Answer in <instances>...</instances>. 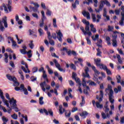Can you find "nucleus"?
I'll return each instance as SVG.
<instances>
[{
  "label": "nucleus",
  "instance_id": "obj_55",
  "mask_svg": "<svg viewBox=\"0 0 124 124\" xmlns=\"http://www.w3.org/2000/svg\"><path fill=\"white\" fill-rule=\"evenodd\" d=\"M86 40L87 41V44H88L89 45H91V44H92V42H91V40H90V37H86Z\"/></svg>",
  "mask_w": 124,
  "mask_h": 124
},
{
  "label": "nucleus",
  "instance_id": "obj_54",
  "mask_svg": "<svg viewBox=\"0 0 124 124\" xmlns=\"http://www.w3.org/2000/svg\"><path fill=\"white\" fill-rule=\"evenodd\" d=\"M33 42V41H30V44H29V46L31 48V49H33V47H34V45L33 44V43H32Z\"/></svg>",
  "mask_w": 124,
  "mask_h": 124
},
{
  "label": "nucleus",
  "instance_id": "obj_22",
  "mask_svg": "<svg viewBox=\"0 0 124 124\" xmlns=\"http://www.w3.org/2000/svg\"><path fill=\"white\" fill-rule=\"evenodd\" d=\"M25 85L24 84H21L20 87H16L15 88V90L16 91H22V90L25 89Z\"/></svg>",
  "mask_w": 124,
  "mask_h": 124
},
{
  "label": "nucleus",
  "instance_id": "obj_44",
  "mask_svg": "<svg viewBox=\"0 0 124 124\" xmlns=\"http://www.w3.org/2000/svg\"><path fill=\"white\" fill-rule=\"evenodd\" d=\"M81 98H82V102L80 103V106H83L84 104H85V97L84 96H81Z\"/></svg>",
  "mask_w": 124,
  "mask_h": 124
},
{
  "label": "nucleus",
  "instance_id": "obj_57",
  "mask_svg": "<svg viewBox=\"0 0 124 124\" xmlns=\"http://www.w3.org/2000/svg\"><path fill=\"white\" fill-rule=\"evenodd\" d=\"M38 31L40 36H42V35H43V34H44V33L43 32V30H42V29H39Z\"/></svg>",
  "mask_w": 124,
  "mask_h": 124
},
{
  "label": "nucleus",
  "instance_id": "obj_21",
  "mask_svg": "<svg viewBox=\"0 0 124 124\" xmlns=\"http://www.w3.org/2000/svg\"><path fill=\"white\" fill-rule=\"evenodd\" d=\"M94 62L95 64H96L97 66H98L101 64L100 62H101V59H100V58L94 59Z\"/></svg>",
  "mask_w": 124,
  "mask_h": 124
},
{
  "label": "nucleus",
  "instance_id": "obj_12",
  "mask_svg": "<svg viewBox=\"0 0 124 124\" xmlns=\"http://www.w3.org/2000/svg\"><path fill=\"white\" fill-rule=\"evenodd\" d=\"M17 101L16 99H14V98L13 97L11 100H10V104L11 105V107L13 108L17 106Z\"/></svg>",
  "mask_w": 124,
  "mask_h": 124
},
{
  "label": "nucleus",
  "instance_id": "obj_24",
  "mask_svg": "<svg viewBox=\"0 0 124 124\" xmlns=\"http://www.w3.org/2000/svg\"><path fill=\"white\" fill-rule=\"evenodd\" d=\"M92 68L95 74H96L97 75H99V74H100V72L96 70L94 66H92Z\"/></svg>",
  "mask_w": 124,
  "mask_h": 124
},
{
  "label": "nucleus",
  "instance_id": "obj_53",
  "mask_svg": "<svg viewBox=\"0 0 124 124\" xmlns=\"http://www.w3.org/2000/svg\"><path fill=\"white\" fill-rule=\"evenodd\" d=\"M2 121H3V123H7L8 122V119L5 117L4 116L2 117Z\"/></svg>",
  "mask_w": 124,
  "mask_h": 124
},
{
  "label": "nucleus",
  "instance_id": "obj_2",
  "mask_svg": "<svg viewBox=\"0 0 124 124\" xmlns=\"http://www.w3.org/2000/svg\"><path fill=\"white\" fill-rule=\"evenodd\" d=\"M104 108L105 113H101L102 117L103 119H104V120H105V119H107V118L109 119V118H110V115L109 114V111H110V108H108V105L106 104L104 106Z\"/></svg>",
  "mask_w": 124,
  "mask_h": 124
},
{
  "label": "nucleus",
  "instance_id": "obj_29",
  "mask_svg": "<svg viewBox=\"0 0 124 124\" xmlns=\"http://www.w3.org/2000/svg\"><path fill=\"white\" fill-rule=\"evenodd\" d=\"M115 108V107L114 106V105L112 104L110 105V111L109 110L108 111L109 116L113 114V111H112V110H113Z\"/></svg>",
  "mask_w": 124,
  "mask_h": 124
},
{
  "label": "nucleus",
  "instance_id": "obj_13",
  "mask_svg": "<svg viewBox=\"0 0 124 124\" xmlns=\"http://www.w3.org/2000/svg\"><path fill=\"white\" fill-rule=\"evenodd\" d=\"M53 61L55 64L56 67H57V68H58V69L59 70V71H63V69H62V68H61V64H60V63H59V62H58V61H57V60L54 59Z\"/></svg>",
  "mask_w": 124,
  "mask_h": 124
},
{
  "label": "nucleus",
  "instance_id": "obj_26",
  "mask_svg": "<svg viewBox=\"0 0 124 124\" xmlns=\"http://www.w3.org/2000/svg\"><path fill=\"white\" fill-rule=\"evenodd\" d=\"M98 66H99V68H100L101 69H103L104 70H105L107 68V66L102 63H101Z\"/></svg>",
  "mask_w": 124,
  "mask_h": 124
},
{
  "label": "nucleus",
  "instance_id": "obj_43",
  "mask_svg": "<svg viewBox=\"0 0 124 124\" xmlns=\"http://www.w3.org/2000/svg\"><path fill=\"white\" fill-rule=\"evenodd\" d=\"M54 93V90L52 89L49 91V92H47V95L49 97H51L52 96V93Z\"/></svg>",
  "mask_w": 124,
  "mask_h": 124
},
{
  "label": "nucleus",
  "instance_id": "obj_60",
  "mask_svg": "<svg viewBox=\"0 0 124 124\" xmlns=\"http://www.w3.org/2000/svg\"><path fill=\"white\" fill-rule=\"evenodd\" d=\"M20 52L23 55H25V54H27V51L26 49H20Z\"/></svg>",
  "mask_w": 124,
  "mask_h": 124
},
{
  "label": "nucleus",
  "instance_id": "obj_35",
  "mask_svg": "<svg viewBox=\"0 0 124 124\" xmlns=\"http://www.w3.org/2000/svg\"><path fill=\"white\" fill-rule=\"evenodd\" d=\"M122 91V87L121 86H118L117 88L114 89V92L116 93H118L119 92H121Z\"/></svg>",
  "mask_w": 124,
  "mask_h": 124
},
{
  "label": "nucleus",
  "instance_id": "obj_15",
  "mask_svg": "<svg viewBox=\"0 0 124 124\" xmlns=\"http://www.w3.org/2000/svg\"><path fill=\"white\" fill-rule=\"evenodd\" d=\"M104 13L103 14V16L104 18H106L107 21H109L110 20V16H107V9L106 8H104Z\"/></svg>",
  "mask_w": 124,
  "mask_h": 124
},
{
  "label": "nucleus",
  "instance_id": "obj_14",
  "mask_svg": "<svg viewBox=\"0 0 124 124\" xmlns=\"http://www.w3.org/2000/svg\"><path fill=\"white\" fill-rule=\"evenodd\" d=\"M40 86L43 92L46 91V90H47V84H46V81H44L43 82L41 83L40 84Z\"/></svg>",
  "mask_w": 124,
  "mask_h": 124
},
{
  "label": "nucleus",
  "instance_id": "obj_38",
  "mask_svg": "<svg viewBox=\"0 0 124 124\" xmlns=\"http://www.w3.org/2000/svg\"><path fill=\"white\" fill-rule=\"evenodd\" d=\"M90 28L91 29V31H93V32H96V30L95 29V28H94V27H93V24H91L90 25Z\"/></svg>",
  "mask_w": 124,
  "mask_h": 124
},
{
  "label": "nucleus",
  "instance_id": "obj_52",
  "mask_svg": "<svg viewBox=\"0 0 124 124\" xmlns=\"http://www.w3.org/2000/svg\"><path fill=\"white\" fill-rule=\"evenodd\" d=\"M75 80L76 82L77 83H78V85H79V86H82V84H81V82H80V79H79V78H75Z\"/></svg>",
  "mask_w": 124,
  "mask_h": 124
},
{
  "label": "nucleus",
  "instance_id": "obj_36",
  "mask_svg": "<svg viewBox=\"0 0 124 124\" xmlns=\"http://www.w3.org/2000/svg\"><path fill=\"white\" fill-rule=\"evenodd\" d=\"M53 25L54 28H58V25H57V19L56 18L53 19Z\"/></svg>",
  "mask_w": 124,
  "mask_h": 124
},
{
  "label": "nucleus",
  "instance_id": "obj_5",
  "mask_svg": "<svg viewBox=\"0 0 124 124\" xmlns=\"http://www.w3.org/2000/svg\"><path fill=\"white\" fill-rule=\"evenodd\" d=\"M0 96L1 98L2 99L3 102L6 105L8 108H9V103H8V101L7 100L5 99L4 96H3V93L1 91V90L0 89Z\"/></svg>",
  "mask_w": 124,
  "mask_h": 124
},
{
  "label": "nucleus",
  "instance_id": "obj_8",
  "mask_svg": "<svg viewBox=\"0 0 124 124\" xmlns=\"http://www.w3.org/2000/svg\"><path fill=\"white\" fill-rule=\"evenodd\" d=\"M84 71L85 73H82V76L84 77V78L87 77V78H89V79H90V78H91V77H90V75L88 73V72H89V67H85L84 68Z\"/></svg>",
  "mask_w": 124,
  "mask_h": 124
},
{
  "label": "nucleus",
  "instance_id": "obj_1",
  "mask_svg": "<svg viewBox=\"0 0 124 124\" xmlns=\"http://www.w3.org/2000/svg\"><path fill=\"white\" fill-rule=\"evenodd\" d=\"M112 87L110 85H108V88L106 89L105 92L106 93H108V91H109V100L111 103V104H113L114 103V102L115 101L114 100V96L113 95L114 94V92L113 90H112Z\"/></svg>",
  "mask_w": 124,
  "mask_h": 124
},
{
  "label": "nucleus",
  "instance_id": "obj_17",
  "mask_svg": "<svg viewBox=\"0 0 124 124\" xmlns=\"http://www.w3.org/2000/svg\"><path fill=\"white\" fill-rule=\"evenodd\" d=\"M25 65L26 68H25V67H24L23 66H22L21 69H22V70H23L25 73H27V72H28V73H30V72H31V71H30V70L29 69V66H28V64L26 63ZM26 68L27 70H26Z\"/></svg>",
  "mask_w": 124,
  "mask_h": 124
},
{
  "label": "nucleus",
  "instance_id": "obj_33",
  "mask_svg": "<svg viewBox=\"0 0 124 124\" xmlns=\"http://www.w3.org/2000/svg\"><path fill=\"white\" fill-rule=\"evenodd\" d=\"M116 57L118 60V62L119 63H123V61H122V59H121V56L120 55L117 54Z\"/></svg>",
  "mask_w": 124,
  "mask_h": 124
},
{
  "label": "nucleus",
  "instance_id": "obj_49",
  "mask_svg": "<svg viewBox=\"0 0 124 124\" xmlns=\"http://www.w3.org/2000/svg\"><path fill=\"white\" fill-rule=\"evenodd\" d=\"M16 37L17 40V43L18 44H21V43H22V42H23V40L19 39V37H18V35H16Z\"/></svg>",
  "mask_w": 124,
  "mask_h": 124
},
{
  "label": "nucleus",
  "instance_id": "obj_39",
  "mask_svg": "<svg viewBox=\"0 0 124 124\" xmlns=\"http://www.w3.org/2000/svg\"><path fill=\"white\" fill-rule=\"evenodd\" d=\"M87 83H89V86H96V83L91 80H88Z\"/></svg>",
  "mask_w": 124,
  "mask_h": 124
},
{
  "label": "nucleus",
  "instance_id": "obj_63",
  "mask_svg": "<svg viewBox=\"0 0 124 124\" xmlns=\"http://www.w3.org/2000/svg\"><path fill=\"white\" fill-rule=\"evenodd\" d=\"M117 80V83H121V76L118 75L116 77Z\"/></svg>",
  "mask_w": 124,
  "mask_h": 124
},
{
  "label": "nucleus",
  "instance_id": "obj_51",
  "mask_svg": "<svg viewBox=\"0 0 124 124\" xmlns=\"http://www.w3.org/2000/svg\"><path fill=\"white\" fill-rule=\"evenodd\" d=\"M102 43V40L101 39L99 40L97 43V46H98V47H101Z\"/></svg>",
  "mask_w": 124,
  "mask_h": 124
},
{
  "label": "nucleus",
  "instance_id": "obj_3",
  "mask_svg": "<svg viewBox=\"0 0 124 124\" xmlns=\"http://www.w3.org/2000/svg\"><path fill=\"white\" fill-rule=\"evenodd\" d=\"M82 21L83 24L86 25L85 28L86 34H88L89 37L91 36L92 35V32L90 31V26H89L90 25V22L85 19H82Z\"/></svg>",
  "mask_w": 124,
  "mask_h": 124
},
{
  "label": "nucleus",
  "instance_id": "obj_7",
  "mask_svg": "<svg viewBox=\"0 0 124 124\" xmlns=\"http://www.w3.org/2000/svg\"><path fill=\"white\" fill-rule=\"evenodd\" d=\"M92 17L93 21V22H94V23H95V22H96L97 23H99V20H100V19H101V16L98 15H97V19L96 20L95 15L93 13L92 14Z\"/></svg>",
  "mask_w": 124,
  "mask_h": 124
},
{
  "label": "nucleus",
  "instance_id": "obj_41",
  "mask_svg": "<svg viewBox=\"0 0 124 124\" xmlns=\"http://www.w3.org/2000/svg\"><path fill=\"white\" fill-rule=\"evenodd\" d=\"M116 33H120V32H119L117 31H115L113 32V34L112 35V37H113V39H116V40L118 36H117Z\"/></svg>",
  "mask_w": 124,
  "mask_h": 124
},
{
  "label": "nucleus",
  "instance_id": "obj_20",
  "mask_svg": "<svg viewBox=\"0 0 124 124\" xmlns=\"http://www.w3.org/2000/svg\"><path fill=\"white\" fill-rule=\"evenodd\" d=\"M82 14L83 16L86 17L87 19H88V20H90V19H91V16L90 15L89 12L84 11L82 12Z\"/></svg>",
  "mask_w": 124,
  "mask_h": 124
},
{
  "label": "nucleus",
  "instance_id": "obj_18",
  "mask_svg": "<svg viewBox=\"0 0 124 124\" xmlns=\"http://www.w3.org/2000/svg\"><path fill=\"white\" fill-rule=\"evenodd\" d=\"M100 96V97H99ZM98 96V95H97L96 96V98H97V99H98L99 102H101V101H102V98L103 97V91L102 90H101L100 91V96Z\"/></svg>",
  "mask_w": 124,
  "mask_h": 124
},
{
  "label": "nucleus",
  "instance_id": "obj_6",
  "mask_svg": "<svg viewBox=\"0 0 124 124\" xmlns=\"http://www.w3.org/2000/svg\"><path fill=\"white\" fill-rule=\"evenodd\" d=\"M4 24V27L5 28H8V24H7V17L6 16H5L4 17H2L1 19V21L0 19V25H1V24Z\"/></svg>",
  "mask_w": 124,
  "mask_h": 124
},
{
  "label": "nucleus",
  "instance_id": "obj_47",
  "mask_svg": "<svg viewBox=\"0 0 124 124\" xmlns=\"http://www.w3.org/2000/svg\"><path fill=\"white\" fill-rule=\"evenodd\" d=\"M27 54V55L28 56V58L30 59V58H31L32 56V54H31V51L30 50L28 52L26 53Z\"/></svg>",
  "mask_w": 124,
  "mask_h": 124
},
{
  "label": "nucleus",
  "instance_id": "obj_16",
  "mask_svg": "<svg viewBox=\"0 0 124 124\" xmlns=\"http://www.w3.org/2000/svg\"><path fill=\"white\" fill-rule=\"evenodd\" d=\"M47 35L48 36L49 43H50V44L52 46H54V45H55V42H54L53 40L51 39V38H52V37L51 36V33L50 32H47Z\"/></svg>",
  "mask_w": 124,
  "mask_h": 124
},
{
  "label": "nucleus",
  "instance_id": "obj_61",
  "mask_svg": "<svg viewBox=\"0 0 124 124\" xmlns=\"http://www.w3.org/2000/svg\"><path fill=\"white\" fill-rule=\"evenodd\" d=\"M70 67H71L72 69H74V70H76V66H75V65L73 63L70 64Z\"/></svg>",
  "mask_w": 124,
  "mask_h": 124
},
{
  "label": "nucleus",
  "instance_id": "obj_31",
  "mask_svg": "<svg viewBox=\"0 0 124 124\" xmlns=\"http://www.w3.org/2000/svg\"><path fill=\"white\" fill-rule=\"evenodd\" d=\"M85 88L86 89L84 90L83 93L85 94H88L89 92L90 91V87H89V86H86Z\"/></svg>",
  "mask_w": 124,
  "mask_h": 124
},
{
  "label": "nucleus",
  "instance_id": "obj_9",
  "mask_svg": "<svg viewBox=\"0 0 124 124\" xmlns=\"http://www.w3.org/2000/svg\"><path fill=\"white\" fill-rule=\"evenodd\" d=\"M56 33L57 34V38L59 40L60 42H62V38L63 35H62V32L61 31V30H57L56 31Z\"/></svg>",
  "mask_w": 124,
  "mask_h": 124
},
{
  "label": "nucleus",
  "instance_id": "obj_25",
  "mask_svg": "<svg viewBox=\"0 0 124 124\" xmlns=\"http://www.w3.org/2000/svg\"><path fill=\"white\" fill-rule=\"evenodd\" d=\"M104 7V0H101L99 3V7L100 10H102V8Z\"/></svg>",
  "mask_w": 124,
  "mask_h": 124
},
{
  "label": "nucleus",
  "instance_id": "obj_56",
  "mask_svg": "<svg viewBox=\"0 0 124 124\" xmlns=\"http://www.w3.org/2000/svg\"><path fill=\"white\" fill-rule=\"evenodd\" d=\"M97 53H96V56H99V57H101V51H100V49L99 48H98L97 49Z\"/></svg>",
  "mask_w": 124,
  "mask_h": 124
},
{
  "label": "nucleus",
  "instance_id": "obj_4",
  "mask_svg": "<svg viewBox=\"0 0 124 124\" xmlns=\"http://www.w3.org/2000/svg\"><path fill=\"white\" fill-rule=\"evenodd\" d=\"M6 77L7 79H8V80H10V81H13V82H14V86H15V87H18V86L20 85V83L17 82V79L15 77H12L10 75H7Z\"/></svg>",
  "mask_w": 124,
  "mask_h": 124
},
{
  "label": "nucleus",
  "instance_id": "obj_10",
  "mask_svg": "<svg viewBox=\"0 0 124 124\" xmlns=\"http://www.w3.org/2000/svg\"><path fill=\"white\" fill-rule=\"evenodd\" d=\"M31 4H33L34 6L32 8V9L34 12H38V13H39V11H38V7H39V4L35 2H31Z\"/></svg>",
  "mask_w": 124,
  "mask_h": 124
},
{
  "label": "nucleus",
  "instance_id": "obj_28",
  "mask_svg": "<svg viewBox=\"0 0 124 124\" xmlns=\"http://www.w3.org/2000/svg\"><path fill=\"white\" fill-rule=\"evenodd\" d=\"M106 40L107 42L108 45L109 46V45H111V39L110 38V37L107 36L106 37Z\"/></svg>",
  "mask_w": 124,
  "mask_h": 124
},
{
  "label": "nucleus",
  "instance_id": "obj_45",
  "mask_svg": "<svg viewBox=\"0 0 124 124\" xmlns=\"http://www.w3.org/2000/svg\"><path fill=\"white\" fill-rule=\"evenodd\" d=\"M112 41L113 46H114V47L117 46V40L116 39H113Z\"/></svg>",
  "mask_w": 124,
  "mask_h": 124
},
{
  "label": "nucleus",
  "instance_id": "obj_34",
  "mask_svg": "<svg viewBox=\"0 0 124 124\" xmlns=\"http://www.w3.org/2000/svg\"><path fill=\"white\" fill-rule=\"evenodd\" d=\"M96 106L97 108H99L100 109H101V108H103V105L102 104H100L98 102H96Z\"/></svg>",
  "mask_w": 124,
  "mask_h": 124
},
{
  "label": "nucleus",
  "instance_id": "obj_30",
  "mask_svg": "<svg viewBox=\"0 0 124 124\" xmlns=\"http://www.w3.org/2000/svg\"><path fill=\"white\" fill-rule=\"evenodd\" d=\"M79 115L81 117H84V118H86V116H88V112L85 111L80 113Z\"/></svg>",
  "mask_w": 124,
  "mask_h": 124
},
{
  "label": "nucleus",
  "instance_id": "obj_40",
  "mask_svg": "<svg viewBox=\"0 0 124 124\" xmlns=\"http://www.w3.org/2000/svg\"><path fill=\"white\" fill-rule=\"evenodd\" d=\"M82 85L84 88H87V82H86V79L85 78H83Z\"/></svg>",
  "mask_w": 124,
  "mask_h": 124
},
{
  "label": "nucleus",
  "instance_id": "obj_27",
  "mask_svg": "<svg viewBox=\"0 0 124 124\" xmlns=\"http://www.w3.org/2000/svg\"><path fill=\"white\" fill-rule=\"evenodd\" d=\"M11 4H12V1L11 0H8V8L10 12H11Z\"/></svg>",
  "mask_w": 124,
  "mask_h": 124
},
{
  "label": "nucleus",
  "instance_id": "obj_58",
  "mask_svg": "<svg viewBox=\"0 0 124 124\" xmlns=\"http://www.w3.org/2000/svg\"><path fill=\"white\" fill-rule=\"evenodd\" d=\"M47 113L50 115V116H51V117H53V111H52V109H48Z\"/></svg>",
  "mask_w": 124,
  "mask_h": 124
},
{
  "label": "nucleus",
  "instance_id": "obj_42",
  "mask_svg": "<svg viewBox=\"0 0 124 124\" xmlns=\"http://www.w3.org/2000/svg\"><path fill=\"white\" fill-rule=\"evenodd\" d=\"M47 71L49 73V74H53L54 73V71H53V70L51 68H50V67H49V66H47Z\"/></svg>",
  "mask_w": 124,
  "mask_h": 124
},
{
  "label": "nucleus",
  "instance_id": "obj_64",
  "mask_svg": "<svg viewBox=\"0 0 124 124\" xmlns=\"http://www.w3.org/2000/svg\"><path fill=\"white\" fill-rule=\"evenodd\" d=\"M11 124H19V122L16 121H14L13 120H11Z\"/></svg>",
  "mask_w": 124,
  "mask_h": 124
},
{
  "label": "nucleus",
  "instance_id": "obj_37",
  "mask_svg": "<svg viewBox=\"0 0 124 124\" xmlns=\"http://www.w3.org/2000/svg\"><path fill=\"white\" fill-rule=\"evenodd\" d=\"M40 113H41V114H43V113H45V114H46V115H47V110L45 108H44V109H40L39 110Z\"/></svg>",
  "mask_w": 124,
  "mask_h": 124
},
{
  "label": "nucleus",
  "instance_id": "obj_46",
  "mask_svg": "<svg viewBox=\"0 0 124 124\" xmlns=\"http://www.w3.org/2000/svg\"><path fill=\"white\" fill-rule=\"evenodd\" d=\"M39 104L40 105H43L44 104V101H43V97H40L39 98Z\"/></svg>",
  "mask_w": 124,
  "mask_h": 124
},
{
  "label": "nucleus",
  "instance_id": "obj_62",
  "mask_svg": "<svg viewBox=\"0 0 124 124\" xmlns=\"http://www.w3.org/2000/svg\"><path fill=\"white\" fill-rule=\"evenodd\" d=\"M0 30L1 31H4V30H5V28H4V27H3L2 24H0Z\"/></svg>",
  "mask_w": 124,
  "mask_h": 124
},
{
  "label": "nucleus",
  "instance_id": "obj_48",
  "mask_svg": "<svg viewBox=\"0 0 124 124\" xmlns=\"http://www.w3.org/2000/svg\"><path fill=\"white\" fill-rule=\"evenodd\" d=\"M114 30V26H111L110 25H108V31H112Z\"/></svg>",
  "mask_w": 124,
  "mask_h": 124
},
{
  "label": "nucleus",
  "instance_id": "obj_19",
  "mask_svg": "<svg viewBox=\"0 0 124 124\" xmlns=\"http://www.w3.org/2000/svg\"><path fill=\"white\" fill-rule=\"evenodd\" d=\"M121 16H122V17H121V20L119 21V25L120 26H124V13L123 12H121Z\"/></svg>",
  "mask_w": 124,
  "mask_h": 124
},
{
  "label": "nucleus",
  "instance_id": "obj_32",
  "mask_svg": "<svg viewBox=\"0 0 124 124\" xmlns=\"http://www.w3.org/2000/svg\"><path fill=\"white\" fill-rule=\"evenodd\" d=\"M4 56L5 57L4 61L6 62V63H7V62H8V54L7 53H5L4 54Z\"/></svg>",
  "mask_w": 124,
  "mask_h": 124
},
{
  "label": "nucleus",
  "instance_id": "obj_11",
  "mask_svg": "<svg viewBox=\"0 0 124 124\" xmlns=\"http://www.w3.org/2000/svg\"><path fill=\"white\" fill-rule=\"evenodd\" d=\"M39 72H43L42 77L45 79V80H47V75L46 74V71L44 70V68L43 67H41L39 69Z\"/></svg>",
  "mask_w": 124,
  "mask_h": 124
},
{
  "label": "nucleus",
  "instance_id": "obj_23",
  "mask_svg": "<svg viewBox=\"0 0 124 124\" xmlns=\"http://www.w3.org/2000/svg\"><path fill=\"white\" fill-rule=\"evenodd\" d=\"M65 111V109L62 108V106L60 105L59 106V113L61 115H62L63 114V112Z\"/></svg>",
  "mask_w": 124,
  "mask_h": 124
},
{
  "label": "nucleus",
  "instance_id": "obj_59",
  "mask_svg": "<svg viewBox=\"0 0 124 124\" xmlns=\"http://www.w3.org/2000/svg\"><path fill=\"white\" fill-rule=\"evenodd\" d=\"M65 115L66 117H70V115H71V112H70V111L68 110L65 113Z\"/></svg>",
  "mask_w": 124,
  "mask_h": 124
},
{
  "label": "nucleus",
  "instance_id": "obj_50",
  "mask_svg": "<svg viewBox=\"0 0 124 124\" xmlns=\"http://www.w3.org/2000/svg\"><path fill=\"white\" fill-rule=\"evenodd\" d=\"M105 70H106L108 75H112V72L109 69L107 68Z\"/></svg>",
  "mask_w": 124,
  "mask_h": 124
}]
</instances>
